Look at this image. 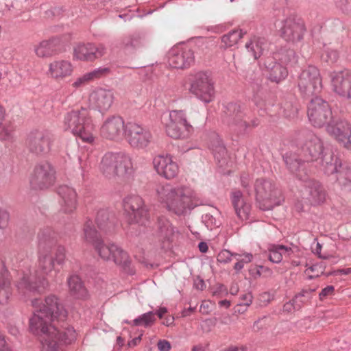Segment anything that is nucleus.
Instances as JSON below:
<instances>
[{
	"instance_id": "f257e3e1",
	"label": "nucleus",
	"mask_w": 351,
	"mask_h": 351,
	"mask_svg": "<svg viewBox=\"0 0 351 351\" xmlns=\"http://www.w3.org/2000/svg\"><path fill=\"white\" fill-rule=\"evenodd\" d=\"M34 313L29 319V330L40 339L42 351H62L64 336L60 331L64 324V303L51 295L45 300L34 299L32 302Z\"/></svg>"
},
{
	"instance_id": "f03ea898",
	"label": "nucleus",
	"mask_w": 351,
	"mask_h": 351,
	"mask_svg": "<svg viewBox=\"0 0 351 351\" xmlns=\"http://www.w3.org/2000/svg\"><path fill=\"white\" fill-rule=\"evenodd\" d=\"M156 199L169 212L186 215L199 204L195 191L184 185L166 184L156 189Z\"/></svg>"
},
{
	"instance_id": "7ed1b4c3",
	"label": "nucleus",
	"mask_w": 351,
	"mask_h": 351,
	"mask_svg": "<svg viewBox=\"0 0 351 351\" xmlns=\"http://www.w3.org/2000/svg\"><path fill=\"white\" fill-rule=\"evenodd\" d=\"M67 127L77 140L91 145L95 143L94 125L86 108H82L69 112Z\"/></svg>"
},
{
	"instance_id": "20e7f679",
	"label": "nucleus",
	"mask_w": 351,
	"mask_h": 351,
	"mask_svg": "<svg viewBox=\"0 0 351 351\" xmlns=\"http://www.w3.org/2000/svg\"><path fill=\"white\" fill-rule=\"evenodd\" d=\"M307 115L310 123L314 127L322 128L326 125V131L336 140L335 135L328 131L329 128H335L340 122L348 123L341 119L333 120L330 105L319 97H315L311 99L308 106Z\"/></svg>"
},
{
	"instance_id": "39448f33",
	"label": "nucleus",
	"mask_w": 351,
	"mask_h": 351,
	"mask_svg": "<svg viewBox=\"0 0 351 351\" xmlns=\"http://www.w3.org/2000/svg\"><path fill=\"white\" fill-rule=\"evenodd\" d=\"M99 171L108 179L123 177L131 173L132 164L130 157L121 152H107L99 165Z\"/></svg>"
},
{
	"instance_id": "423d86ee",
	"label": "nucleus",
	"mask_w": 351,
	"mask_h": 351,
	"mask_svg": "<svg viewBox=\"0 0 351 351\" xmlns=\"http://www.w3.org/2000/svg\"><path fill=\"white\" fill-rule=\"evenodd\" d=\"M162 123L166 134L174 139L187 138L193 132V126L187 121L182 110H172L163 114Z\"/></svg>"
},
{
	"instance_id": "0eeeda50",
	"label": "nucleus",
	"mask_w": 351,
	"mask_h": 351,
	"mask_svg": "<svg viewBox=\"0 0 351 351\" xmlns=\"http://www.w3.org/2000/svg\"><path fill=\"white\" fill-rule=\"evenodd\" d=\"M38 271H36L33 276L25 275L17 284V288L19 291H23L24 293L27 291H34L37 289L38 287L37 281L43 283L44 276L48 274L53 269H56V263L53 261V256L48 253H42L38 259Z\"/></svg>"
},
{
	"instance_id": "6e6552de",
	"label": "nucleus",
	"mask_w": 351,
	"mask_h": 351,
	"mask_svg": "<svg viewBox=\"0 0 351 351\" xmlns=\"http://www.w3.org/2000/svg\"><path fill=\"white\" fill-rule=\"evenodd\" d=\"M304 158L286 156L285 161L287 167L292 171L299 169L301 161H309L319 159L324 153L323 143L321 139L313 134H309L302 147Z\"/></svg>"
},
{
	"instance_id": "1a4fd4ad",
	"label": "nucleus",
	"mask_w": 351,
	"mask_h": 351,
	"mask_svg": "<svg viewBox=\"0 0 351 351\" xmlns=\"http://www.w3.org/2000/svg\"><path fill=\"white\" fill-rule=\"evenodd\" d=\"M254 189L259 207L263 210L272 209L282 201L280 191L269 180H257Z\"/></svg>"
},
{
	"instance_id": "9d476101",
	"label": "nucleus",
	"mask_w": 351,
	"mask_h": 351,
	"mask_svg": "<svg viewBox=\"0 0 351 351\" xmlns=\"http://www.w3.org/2000/svg\"><path fill=\"white\" fill-rule=\"evenodd\" d=\"M190 93L205 104L213 101L215 97V84L212 77L204 72L197 73L191 80Z\"/></svg>"
},
{
	"instance_id": "9b49d317",
	"label": "nucleus",
	"mask_w": 351,
	"mask_h": 351,
	"mask_svg": "<svg viewBox=\"0 0 351 351\" xmlns=\"http://www.w3.org/2000/svg\"><path fill=\"white\" fill-rule=\"evenodd\" d=\"M123 205L130 223L145 225L149 219L148 210L140 196L131 195L125 197Z\"/></svg>"
},
{
	"instance_id": "f8f14e48",
	"label": "nucleus",
	"mask_w": 351,
	"mask_h": 351,
	"mask_svg": "<svg viewBox=\"0 0 351 351\" xmlns=\"http://www.w3.org/2000/svg\"><path fill=\"white\" fill-rule=\"evenodd\" d=\"M56 172L47 162L38 164L34 169L29 178L31 187L34 190H43L52 186L56 181Z\"/></svg>"
},
{
	"instance_id": "ddd939ff",
	"label": "nucleus",
	"mask_w": 351,
	"mask_h": 351,
	"mask_svg": "<svg viewBox=\"0 0 351 351\" xmlns=\"http://www.w3.org/2000/svg\"><path fill=\"white\" fill-rule=\"evenodd\" d=\"M99 256L104 261H113L116 265L126 267L130 258L126 252L114 243H104L101 239L93 246Z\"/></svg>"
},
{
	"instance_id": "4468645a",
	"label": "nucleus",
	"mask_w": 351,
	"mask_h": 351,
	"mask_svg": "<svg viewBox=\"0 0 351 351\" xmlns=\"http://www.w3.org/2000/svg\"><path fill=\"white\" fill-rule=\"evenodd\" d=\"M298 88L305 97H311L322 89V80L319 70L313 66L302 71L298 80Z\"/></svg>"
},
{
	"instance_id": "2eb2a0df",
	"label": "nucleus",
	"mask_w": 351,
	"mask_h": 351,
	"mask_svg": "<svg viewBox=\"0 0 351 351\" xmlns=\"http://www.w3.org/2000/svg\"><path fill=\"white\" fill-rule=\"evenodd\" d=\"M124 136L132 147L137 149L147 147L153 138L150 131L134 122L126 123Z\"/></svg>"
},
{
	"instance_id": "dca6fc26",
	"label": "nucleus",
	"mask_w": 351,
	"mask_h": 351,
	"mask_svg": "<svg viewBox=\"0 0 351 351\" xmlns=\"http://www.w3.org/2000/svg\"><path fill=\"white\" fill-rule=\"evenodd\" d=\"M194 53L187 45L180 44L173 46L167 53V64L174 69H186L194 62Z\"/></svg>"
},
{
	"instance_id": "f3484780",
	"label": "nucleus",
	"mask_w": 351,
	"mask_h": 351,
	"mask_svg": "<svg viewBox=\"0 0 351 351\" xmlns=\"http://www.w3.org/2000/svg\"><path fill=\"white\" fill-rule=\"evenodd\" d=\"M106 51L103 44L77 43L73 47V58L82 61H94L102 57Z\"/></svg>"
},
{
	"instance_id": "a211bd4d",
	"label": "nucleus",
	"mask_w": 351,
	"mask_h": 351,
	"mask_svg": "<svg viewBox=\"0 0 351 351\" xmlns=\"http://www.w3.org/2000/svg\"><path fill=\"white\" fill-rule=\"evenodd\" d=\"M223 122L231 130L237 132H244L247 127V123L243 120L244 113L242 107L237 104L230 103L226 106Z\"/></svg>"
},
{
	"instance_id": "6ab92c4d",
	"label": "nucleus",
	"mask_w": 351,
	"mask_h": 351,
	"mask_svg": "<svg viewBox=\"0 0 351 351\" xmlns=\"http://www.w3.org/2000/svg\"><path fill=\"white\" fill-rule=\"evenodd\" d=\"M155 170L162 177L167 180L174 178L179 173V167L169 154H159L153 159Z\"/></svg>"
},
{
	"instance_id": "aec40b11",
	"label": "nucleus",
	"mask_w": 351,
	"mask_h": 351,
	"mask_svg": "<svg viewBox=\"0 0 351 351\" xmlns=\"http://www.w3.org/2000/svg\"><path fill=\"white\" fill-rule=\"evenodd\" d=\"M126 123L120 117L107 118L101 126V134L110 140H118L124 136Z\"/></svg>"
},
{
	"instance_id": "412c9836",
	"label": "nucleus",
	"mask_w": 351,
	"mask_h": 351,
	"mask_svg": "<svg viewBox=\"0 0 351 351\" xmlns=\"http://www.w3.org/2000/svg\"><path fill=\"white\" fill-rule=\"evenodd\" d=\"M333 89L340 96L351 99V72L348 70L334 71L331 74Z\"/></svg>"
},
{
	"instance_id": "4be33fe9",
	"label": "nucleus",
	"mask_w": 351,
	"mask_h": 351,
	"mask_svg": "<svg viewBox=\"0 0 351 351\" xmlns=\"http://www.w3.org/2000/svg\"><path fill=\"white\" fill-rule=\"evenodd\" d=\"M26 144L29 150L33 153H45L49 150L50 138L42 132L34 131L29 134Z\"/></svg>"
},
{
	"instance_id": "5701e85b",
	"label": "nucleus",
	"mask_w": 351,
	"mask_h": 351,
	"mask_svg": "<svg viewBox=\"0 0 351 351\" xmlns=\"http://www.w3.org/2000/svg\"><path fill=\"white\" fill-rule=\"evenodd\" d=\"M230 200L237 217L241 221L249 219L251 213V205L245 199L242 193L239 190L232 191Z\"/></svg>"
},
{
	"instance_id": "b1692460",
	"label": "nucleus",
	"mask_w": 351,
	"mask_h": 351,
	"mask_svg": "<svg viewBox=\"0 0 351 351\" xmlns=\"http://www.w3.org/2000/svg\"><path fill=\"white\" fill-rule=\"evenodd\" d=\"M90 101L99 110H107L113 103L114 94L110 90L97 88L90 94Z\"/></svg>"
},
{
	"instance_id": "393cba45",
	"label": "nucleus",
	"mask_w": 351,
	"mask_h": 351,
	"mask_svg": "<svg viewBox=\"0 0 351 351\" xmlns=\"http://www.w3.org/2000/svg\"><path fill=\"white\" fill-rule=\"evenodd\" d=\"M304 198L311 205L323 203L326 199L325 192L322 186L317 182H310L305 187Z\"/></svg>"
},
{
	"instance_id": "a878e982",
	"label": "nucleus",
	"mask_w": 351,
	"mask_h": 351,
	"mask_svg": "<svg viewBox=\"0 0 351 351\" xmlns=\"http://www.w3.org/2000/svg\"><path fill=\"white\" fill-rule=\"evenodd\" d=\"M328 131L335 135L339 143L351 149V124L340 122L336 128H329Z\"/></svg>"
},
{
	"instance_id": "bb28decb",
	"label": "nucleus",
	"mask_w": 351,
	"mask_h": 351,
	"mask_svg": "<svg viewBox=\"0 0 351 351\" xmlns=\"http://www.w3.org/2000/svg\"><path fill=\"white\" fill-rule=\"evenodd\" d=\"M12 294L10 279L4 263L0 260V304L8 303Z\"/></svg>"
},
{
	"instance_id": "cd10ccee",
	"label": "nucleus",
	"mask_w": 351,
	"mask_h": 351,
	"mask_svg": "<svg viewBox=\"0 0 351 351\" xmlns=\"http://www.w3.org/2000/svg\"><path fill=\"white\" fill-rule=\"evenodd\" d=\"M265 66L269 72V78L271 81L278 83L287 76V68L280 63L273 62L271 58L266 60Z\"/></svg>"
},
{
	"instance_id": "c85d7f7f",
	"label": "nucleus",
	"mask_w": 351,
	"mask_h": 351,
	"mask_svg": "<svg viewBox=\"0 0 351 351\" xmlns=\"http://www.w3.org/2000/svg\"><path fill=\"white\" fill-rule=\"evenodd\" d=\"M303 27L300 23H285L281 28V36L287 41H298L302 39Z\"/></svg>"
},
{
	"instance_id": "c756f323",
	"label": "nucleus",
	"mask_w": 351,
	"mask_h": 351,
	"mask_svg": "<svg viewBox=\"0 0 351 351\" xmlns=\"http://www.w3.org/2000/svg\"><path fill=\"white\" fill-rule=\"evenodd\" d=\"M269 259L272 263L281 262L283 257H290L293 253L291 247L283 245H273L269 247Z\"/></svg>"
},
{
	"instance_id": "7c9ffc66",
	"label": "nucleus",
	"mask_w": 351,
	"mask_h": 351,
	"mask_svg": "<svg viewBox=\"0 0 351 351\" xmlns=\"http://www.w3.org/2000/svg\"><path fill=\"white\" fill-rule=\"evenodd\" d=\"M82 239L86 243L93 246L101 240L99 233L95 228L93 221L90 219H87L84 225Z\"/></svg>"
},
{
	"instance_id": "2f4dec72",
	"label": "nucleus",
	"mask_w": 351,
	"mask_h": 351,
	"mask_svg": "<svg viewBox=\"0 0 351 351\" xmlns=\"http://www.w3.org/2000/svg\"><path fill=\"white\" fill-rule=\"evenodd\" d=\"M69 291L76 298L84 299L88 296V291L77 276H73L69 282Z\"/></svg>"
},
{
	"instance_id": "473e14b6",
	"label": "nucleus",
	"mask_w": 351,
	"mask_h": 351,
	"mask_svg": "<svg viewBox=\"0 0 351 351\" xmlns=\"http://www.w3.org/2000/svg\"><path fill=\"white\" fill-rule=\"evenodd\" d=\"M263 40L257 37H253L245 43V49L249 56L254 60H258L263 54Z\"/></svg>"
},
{
	"instance_id": "72a5a7b5",
	"label": "nucleus",
	"mask_w": 351,
	"mask_h": 351,
	"mask_svg": "<svg viewBox=\"0 0 351 351\" xmlns=\"http://www.w3.org/2000/svg\"><path fill=\"white\" fill-rule=\"evenodd\" d=\"M246 34L242 29H234L221 37L223 47L230 48L236 45L239 40Z\"/></svg>"
},
{
	"instance_id": "f704fd0d",
	"label": "nucleus",
	"mask_w": 351,
	"mask_h": 351,
	"mask_svg": "<svg viewBox=\"0 0 351 351\" xmlns=\"http://www.w3.org/2000/svg\"><path fill=\"white\" fill-rule=\"evenodd\" d=\"M158 229L160 237L168 240L172 239L178 232L176 228L172 226L171 223L166 219L159 220Z\"/></svg>"
},
{
	"instance_id": "c9c22d12",
	"label": "nucleus",
	"mask_w": 351,
	"mask_h": 351,
	"mask_svg": "<svg viewBox=\"0 0 351 351\" xmlns=\"http://www.w3.org/2000/svg\"><path fill=\"white\" fill-rule=\"evenodd\" d=\"M209 148L213 152L216 158L222 156L226 153V148L217 134L213 133L210 137Z\"/></svg>"
},
{
	"instance_id": "e433bc0d",
	"label": "nucleus",
	"mask_w": 351,
	"mask_h": 351,
	"mask_svg": "<svg viewBox=\"0 0 351 351\" xmlns=\"http://www.w3.org/2000/svg\"><path fill=\"white\" fill-rule=\"evenodd\" d=\"M66 63L64 60H56L49 64L50 75L59 80L64 77Z\"/></svg>"
},
{
	"instance_id": "4c0bfd02",
	"label": "nucleus",
	"mask_w": 351,
	"mask_h": 351,
	"mask_svg": "<svg viewBox=\"0 0 351 351\" xmlns=\"http://www.w3.org/2000/svg\"><path fill=\"white\" fill-rule=\"evenodd\" d=\"M156 322V318L154 316V313L153 311H149L146 313L142 314L138 316L136 319H134L132 322H130L133 326H143L145 328H148L152 326Z\"/></svg>"
},
{
	"instance_id": "58836bf2",
	"label": "nucleus",
	"mask_w": 351,
	"mask_h": 351,
	"mask_svg": "<svg viewBox=\"0 0 351 351\" xmlns=\"http://www.w3.org/2000/svg\"><path fill=\"white\" fill-rule=\"evenodd\" d=\"M274 59L280 61L282 65L295 64L297 62L295 53L292 49L284 50L276 53Z\"/></svg>"
},
{
	"instance_id": "ea45409f",
	"label": "nucleus",
	"mask_w": 351,
	"mask_h": 351,
	"mask_svg": "<svg viewBox=\"0 0 351 351\" xmlns=\"http://www.w3.org/2000/svg\"><path fill=\"white\" fill-rule=\"evenodd\" d=\"M96 223L101 231L108 232L113 228V223L109 221V215L107 211L100 210L96 217Z\"/></svg>"
},
{
	"instance_id": "a19ab883",
	"label": "nucleus",
	"mask_w": 351,
	"mask_h": 351,
	"mask_svg": "<svg viewBox=\"0 0 351 351\" xmlns=\"http://www.w3.org/2000/svg\"><path fill=\"white\" fill-rule=\"evenodd\" d=\"M34 52L39 58H48L53 56L48 40H43L35 45Z\"/></svg>"
},
{
	"instance_id": "79ce46f5",
	"label": "nucleus",
	"mask_w": 351,
	"mask_h": 351,
	"mask_svg": "<svg viewBox=\"0 0 351 351\" xmlns=\"http://www.w3.org/2000/svg\"><path fill=\"white\" fill-rule=\"evenodd\" d=\"M234 258L237 260L234 269L237 272H239L243 268L245 264L252 262L253 256L251 253H234Z\"/></svg>"
},
{
	"instance_id": "37998d69",
	"label": "nucleus",
	"mask_w": 351,
	"mask_h": 351,
	"mask_svg": "<svg viewBox=\"0 0 351 351\" xmlns=\"http://www.w3.org/2000/svg\"><path fill=\"white\" fill-rule=\"evenodd\" d=\"M326 157V155L324 156V158L322 157V155L319 158L322 159V165L324 168V171L326 174L330 175L335 173H338L337 169V158H335L334 160L333 158H331V161L328 162L327 158H325Z\"/></svg>"
},
{
	"instance_id": "c03bdc74",
	"label": "nucleus",
	"mask_w": 351,
	"mask_h": 351,
	"mask_svg": "<svg viewBox=\"0 0 351 351\" xmlns=\"http://www.w3.org/2000/svg\"><path fill=\"white\" fill-rule=\"evenodd\" d=\"M326 157V155L324 156V158L322 157V155L319 158L322 159V165L324 168V171L326 174L330 175L335 173H338L337 169V158H335L334 160L333 158H331V161L328 162L327 158H325Z\"/></svg>"
},
{
	"instance_id": "a18cd8bd",
	"label": "nucleus",
	"mask_w": 351,
	"mask_h": 351,
	"mask_svg": "<svg viewBox=\"0 0 351 351\" xmlns=\"http://www.w3.org/2000/svg\"><path fill=\"white\" fill-rule=\"evenodd\" d=\"M304 292L299 293L290 302L284 305V311H291L292 310H298L301 308L302 304L304 302L302 298L304 297Z\"/></svg>"
},
{
	"instance_id": "49530a36",
	"label": "nucleus",
	"mask_w": 351,
	"mask_h": 351,
	"mask_svg": "<svg viewBox=\"0 0 351 351\" xmlns=\"http://www.w3.org/2000/svg\"><path fill=\"white\" fill-rule=\"evenodd\" d=\"M77 193L73 189L67 187V213L73 212L77 208Z\"/></svg>"
},
{
	"instance_id": "de8ad7c7",
	"label": "nucleus",
	"mask_w": 351,
	"mask_h": 351,
	"mask_svg": "<svg viewBox=\"0 0 351 351\" xmlns=\"http://www.w3.org/2000/svg\"><path fill=\"white\" fill-rule=\"evenodd\" d=\"M337 180L346 189H351V172L349 171H343L339 173Z\"/></svg>"
},
{
	"instance_id": "09e8293b",
	"label": "nucleus",
	"mask_w": 351,
	"mask_h": 351,
	"mask_svg": "<svg viewBox=\"0 0 351 351\" xmlns=\"http://www.w3.org/2000/svg\"><path fill=\"white\" fill-rule=\"evenodd\" d=\"M49 41V45L53 53V56L63 50L64 48V40L60 38H52Z\"/></svg>"
},
{
	"instance_id": "8fccbe9b",
	"label": "nucleus",
	"mask_w": 351,
	"mask_h": 351,
	"mask_svg": "<svg viewBox=\"0 0 351 351\" xmlns=\"http://www.w3.org/2000/svg\"><path fill=\"white\" fill-rule=\"evenodd\" d=\"M339 55L337 51L332 49H326L322 56L324 61L328 64H333L338 60Z\"/></svg>"
},
{
	"instance_id": "3c124183",
	"label": "nucleus",
	"mask_w": 351,
	"mask_h": 351,
	"mask_svg": "<svg viewBox=\"0 0 351 351\" xmlns=\"http://www.w3.org/2000/svg\"><path fill=\"white\" fill-rule=\"evenodd\" d=\"M110 69L107 67H99L93 71L86 73V77L89 78L90 81L95 79H98L109 73Z\"/></svg>"
},
{
	"instance_id": "603ef678",
	"label": "nucleus",
	"mask_w": 351,
	"mask_h": 351,
	"mask_svg": "<svg viewBox=\"0 0 351 351\" xmlns=\"http://www.w3.org/2000/svg\"><path fill=\"white\" fill-rule=\"evenodd\" d=\"M202 220L206 227L210 230L219 227L221 224L220 221L210 213L203 215Z\"/></svg>"
},
{
	"instance_id": "864d4df0",
	"label": "nucleus",
	"mask_w": 351,
	"mask_h": 351,
	"mask_svg": "<svg viewBox=\"0 0 351 351\" xmlns=\"http://www.w3.org/2000/svg\"><path fill=\"white\" fill-rule=\"evenodd\" d=\"M13 131V127L10 122H3L0 124V138L5 140L10 137Z\"/></svg>"
},
{
	"instance_id": "5fc2aeb1",
	"label": "nucleus",
	"mask_w": 351,
	"mask_h": 351,
	"mask_svg": "<svg viewBox=\"0 0 351 351\" xmlns=\"http://www.w3.org/2000/svg\"><path fill=\"white\" fill-rule=\"evenodd\" d=\"M53 261L56 265H63L65 259V249L64 247H58L53 256Z\"/></svg>"
},
{
	"instance_id": "6e6d98bb",
	"label": "nucleus",
	"mask_w": 351,
	"mask_h": 351,
	"mask_svg": "<svg viewBox=\"0 0 351 351\" xmlns=\"http://www.w3.org/2000/svg\"><path fill=\"white\" fill-rule=\"evenodd\" d=\"M234 254L229 250H223L217 255V261L221 263H228L231 261L232 258H234Z\"/></svg>"
},
{
	"instance_id": "4d7b16f0",
	"label": "nucleus",
	"mask_w": 351,
	"mask_h": 351,
	"mask_svg": "<svg viewBox=\"0 0 351 351\" xmlns=\"http://www.w3.org/2000/svg\"><path fill=\"white\" fill-rule=\"evenodd\" d=\"M9 219V213L5 209L0 207V229H2L7 226Z\"/></svg>"
},
{
	"instance_id": "13d9d810",
	"label": "nucleus",
	"mask_w": 351,
	"mask_h": 351,
	"mask_svg": "<svg viewBox=\"0 0 351 351\" xmlns=\"http://www.w3.org/2000/svg\"><path fill=\"white\" fill-rule=\"evenodd\" d=\"M0 351H13L5 337L0 332Z\"/></svg>"
},
{
	"instance_id": "bf43d9fd",
	"label": "nucleus",
	"mask_w": 351,
	"mask_h": 351,
	"mask_svg": "<svg viewBox=\"0 0 351 351\" xmlns=\"http://www.w3.org/2000/svg\"><path fill=\"white\" fill-rule=\"evenodd\" d=\"M90 80L86 77V73L83 75L82 77H78L75 80V82L72 84V86L75 88H77L84 84H85L86 82H89Z\"/></svg>"
},
{
	"instance_id": "052dcab7",
	"label": "nucleus",
	"mask_w": 351,
	"mask_h": 351,
	"mask_svg": "<svg viewBox=\"0 0 351 351\" xmlns=\"http://www.w3.org/2000/svg\"><path fill=\"white\" fill-rule=\"evenodd\" d=\"M252 296L251 293H247L243 294L241 296L240 301L239 303H240L241 304L247 306H250V305L252 304Z\"/></svg>"
},
{
	"instance_id": "680f3d73",
	"label": "nucleus",
	"mask_w": 351,
	"mask_h": 351,
	"mask_svg": "<svg viewBox=\"0 0 351 351\" xmlns=\"http://www.w3.org/2000/svg\"><path fill=\"white\" fill-rule=\"evenodd\" d=\"M157 346L160 351H169L171 348V343L165 339L160 340L157 343Z\"/></svg>"
},
{
	"instance_id": "e2e57ef3",
	"label": "nucleus",
	"mask_w": 351,
	"mask_h": 351,
	"mask_svg": "<svg viewBox=\"0 0 351 351\" xmlns=\"http://www.w3.org/2000/svg\"><path fill=\"white\" fill-rule=\"evenodd\" d=\"M308 269L312 272L316 271L315 275L318 276L319 274L324 273V267L322 263H317L311 266Z\"/></svg>"
},
{
	"instance_id": "0e129e2a",
	"label": "nucleus",
	"mask_w": 351,
	"mask_h": 351,
	"mask_svg": "<svg viewBox=\"0 0 351 351\" xmlns=\"http://www.w3.org/2000/svg\"><path fill=\"white\" fill-rule=\"evenodd\" d=\"M67 343H71L76 339L77 334L73 327L67 326Z\"/></svg>"
},
{
	"instance_id": "69168bd1",
	"label": "nucleus",
	"mask_w": 351,
	"mask_h": 351,
	"mask_svg": "<svg viewBox=\"0 0 351 351\" xmlns=\"http://www.w3.org/2000/svg\"><path fill=\"white\" fill-rule=\"evenodd\" d=\"M335 288L333 286H328L323 289L319 293V297L322 300L328 295H332L334 292Z\"/></svg>"
},
{
	"instance_id": "338daca9",
	"label": "nucleus",
	"mask_w": 351,
	"mask_h": 351,
	"mask_svg": "<svg viewBox=\"0 0 351 351\" xmlns=\"http://www.w3.org/2000/svg\"><path fill=\"white\" fill-rule=\"evenodd\" d=\"M127 45H130L134 47H139L141 45V42L139 40V38L134 37L131 39L130 43H127Z\"/></svg>"
},
{
	"instance_id": "774afa93",
	"label": "nucleus",
	"mask_w": 351,
	"mask_h": 351,
	"mask_svg": "<svg viewBox=\"0 0 351 351\" xmlns=\"http://www.w3.org/2000/svg\"><path fill=\"white\" fill-rule=\"evenodd\" d=\"M247 308L248 306L238 303V304L235 307V312L239 314H242L247 311Z\"/></svg>"
}]
</instances>
